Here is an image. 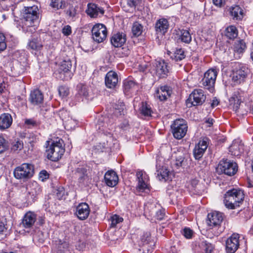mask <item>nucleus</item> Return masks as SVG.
<instances>
[{
    "mask_svg": "<svg viewBox=\"0 0 253 253\" xmlns=\"http://www.w3.org/2000/svg\"><path fill=\"white\" fill-rule=\"evenodd\" d=\"M38 11V7L35 5L24 7L23 17L17 21V26L25 33H34L39 23Z\"/></svg>",
    "mask_w": 253,
    "mask_h": 253,
    "instance_id": "1",
    "label": "nucleus"
},
{
    "mask_svg": "<svg viewBox=\"0 0 253 253\" xmlns=\"http://www.w3.org/2000/svg\"><path fill=\"white\" fill-rule=\"evenodd\" d=\"M48 146L46 147L45 154L47 158L52 161L57 162L61 158L65 152V148L63 146L62 140H58L56 141H52L49 144L50 142L47 141Z\"/></svg>",
    "mask_w": 253,
    "mask_h": 253,
    "instance_id": "2",
    "label": "nucleus"
},
{
    "mask_svg": "<svg viewBox=\"0 0 253 253\" xmlns=\"http://www.w3.org/2000/svg\"><path fill=\"white\" fill-rule=\"evenodd\" d=\"M244 198L243 192L241 190L233 189L225 194L224 203L227 208L234 209L240 206Z\"/></svg>",
    "mask_w": 253,
    "mask_h": 253,
    "instance_id": "3",
    "label": "nucleus"
},
{
    "mask_svg": "<svg viewBox=\"0 0 253 253\" xmlns=\"http://www.w3.org/2000/svg\"><path fill=\"white\" fill-rule=\"evenodd\" d=\"M34 174V166L30 163H23L16 167L13 170L14 177L18 180L26 181Z\"/></svg>",
    "mask_w": 253,
    "mask_h": 253,
    "instance_id": "4",
    "label": "nucleus"
},
{
    "mask_svg": "<svg viewBox=\"0 0 253 253\" xmlns=\"http://www.w3.org/2000/svg\"><path fill=\"white\" fill-rule=\"evenodd\" d=\"M72 68L71 61L69 60H64L62 61L57 70L55 73L56 77L61 80L68 81L73 76L71 71Z\"/></svg>",
    "mask_w": 253,
    "mask_h": 253,
    "instance_id": "5",
    "label": "nucleus"
},
{
    "mask_svg": "<svg viewBox=\"0 0 253 253\" xmlns=\"http://www.w3.org/2000/svg\"><path fill=\"white\" fill-rule=\"evenodd\" d=\"M172 133L174 138L180 139L186 135L188 126L186 121L182 119L175 120L171 125Z\"/></svg>",
    "mask_w": 253,
    "mask_h": 253,
    "instance_id": "6",
    "label": "nucleus"
},
{
    "mask_svg": "<svg viewBox=\"0 0 253 253\" xmlns=\"http://www.w3.org/2000/svg\"><path fill=\"white\" fill-rule=\"evenodd\" d=\"M249 73L250 70L246 65L238 64L233 70L232 80L237 84L243 83Z\"/></svg>",
    "mask_w": 253,
    "mask_h": 253,
    "instance_id": "7",
    "label": "nucleus"
},
{
    "mask_svg": "<svg viewBox=\"0 0 253 253\" xmlns=\"http://www.w3.org/2000/svg\"><path fill=\"white\" fill-rule=\"evenodd\" d=\"M26 200L28 203H34L38 198V195L41 193L42 189L39 184L33 181L28 184L26 187Z\"/></svg>",
    "mask_w": 253,
    "mask_h": 253,
    "instance_id": "8",
    "label": "nucleus"
},
{
    "mask_svg": "<svg viewBox=\"0 0 253 253\" xmlns=\"http://www.w3.org/2000/svg\"><path fill=\"white\" fill-rule=\"evenodd\" d=\"M218 171L229 176L234 175L238 170L237 164L227 159L221 160L217 169Z\"/></svg>",
    "mask_w": 253,
    "mask_h": 253,
    "instance_id": "9",
    "label": "nucleus"
},
{
    "mask_svg": "<svg viewBox=\"0 0 253 253\" xmlns=\"http://www.w3.org/2000/svg\"><path fill=\"white\" fill-rule=\"evenodd\" d=\"M91 33L93 40L98 43H100L106 39L108 32L104 25L98 23L93 26Z\"/></svg>",
    "mask_w": 253,
    "mask_h": 253,
    "instance_id": "10",
    "label": "nucleus"
},
{
    "mask_svg": "<svg viewBox=\"0 0 253 253\" xmlns=\"http://www.w3.org/2000/svg\"><path fill=\"white\" fill-rule=\"evenodd\" d=\"M206 96L202 89H195L186 101L187 105L191 103L193 106L202 105L205 101Z\"/></svg>",
    "mask_w": 253,
    "mask_h": 253,
    "instance_id": "11",
    "label": "nucleus"
},
{
    "mask_svg": "<svg viewBox=\"0 0 253 253\" xmlns=\"http://www.w3.org/2000/svg\"><path fill=\"white\" fill-rule=\"evenodd\" d=\"M217 75V72L216 70L214 69L208 70L205 73L204 77L202 80L203 86L208 89H212L214 86Z\"/></svg>",
    "mask_w": 253,
    "mask_h": 253,
    "instance_id": "12",
    "label": "nucleus"
},
{
    "mask_svg": "<svg viewBox=\"0 0 253 253\" xmlns=\"http://www.w3.org/2000/svg\"><path fill=\"white\" fill-rule=\"evenodd\" d=\"M147 210L152 220L154 219L155 221L164 219L165 216V210L161 208L159 206L157 207L154 204H151L148 209L145 210L146 213L147 212Z\"/></svg>",
    "mask_w": 253,
    "mask_h": 253,
    "instance_id": "13",
    "label": "nucleus"
},
{
    "mask_svg": "<svg viewBox=\"0 0 253 253\" xmlns=\"http://www.w3.org/2000/svg\"><path fill=\"white\" fill-rule=\"evenodd\" d=\"M239 235L234 233L226 242V251L228 253H234L239 247Z\"/></svg>",
    "mask_w": 253,
    "mask_h": 253,
    "instance_id": "14",
    "label": "nucleus"
},
{
    "mask_svg": "<svg viewBox=\"0 0 253 253\" xmlns=\"http://www.w3.org/2000/svg\"><path fill=\"white\" fill-rule=\"evenodd\" d=\"M136 176L138 181L137 190L139 192H143L146 189H148V178L146 174H144L142 171H138L136 172Z\"/></svg>",
    "mask_w": 253,
    "mask_h": 253,
    "instance_id": "15",
    "label": "nucleus"
},
{
    "mask_svg": "<svg viewBox=\"0 0 253 253\" xmlns=\"http://www.w3.org/2000/svg\"><path fill=\"white\" fill-rule=\"evenodd\" d=\"M155 70L156 75L160 78H166L169 73L168 63L164 60L157 61Z\"/></svg>",
    "mask_w": 253,
    "mask_h": 253,
    "instance_id": "16",
    "label": "nucleus"
},
{
    "mask_svg": "<svg viewBox=\"0 0 253 253\" xmlns=\"http://www.w3.org/2000/svg\"><path fill=\"white\" fill-rule=\"evenodd\" d=\"M89 213V207L86 203H80L76 207L75 214L80 220L86 219L88 217Z\"/></svg>",
    "mask_w": 253,
    "mask_h": 253,
    "instance_id": "17",
    "label": "nucleus"
},
{
    "mask_svg": "<svg viewBox=\"0 0 253 253\" xmlns=\"http://www.w3.org/2000/svg\"><path fill=\"white\" fill-rule=\"evenodd\" d=\"M207 217L208 224L212 227L219 225L223 219L222 213L216 211L209 213Z\"/></svg>",
    "mask_w": 253,
    "mask_h": 253,
    "instance_id": "18",
    "label": "nucleus"
},
{
    "mask_svg": "<svg viewBox=\"0 0 253 253\" xmlns=\"http://www.w3.org/2000/svg\"><path fill=\"white\" fill-rule=\"evenodd\" d=\"M118 83V76L117 74L113 71H110L106 75L105 83L107 87L114 88Z\"/></svg>",
    "mask_w": 253,
    "mask_h": 253,
    "instance_id": "19",
    "label": "nucleus"
},
{
    "mask_svg": "<svg viewBox=\"0 0 253 253\" xmlns=\"http://www.w3.org/2000/svg\"><path fill=\"white\" fill-rule=\"evenodd\" d=\"M171 92L172 90L169 86H162L156 90L155 97L160 101H165L170 96Z\"/></svg>",
    "mask_w": 253,
    "mask_h": 253,
    "instance_id": "20",
    "label": "nucleus"
},
{
    "mask_svg": "<svg viewBox=\"0 0 253 253\" xmlns=\"http://www.w3.org/2000/svg\"><path fill=\"white\" fill-rule=\"evenodd\" d=\"M36 218V214L34 212L29 211L24 215L21 224L25 228H30L34 224Z\"/></svg>",
    "mask_w": 253,
    "mask_h": 253,
    "instance_id": "21",
    "label": "nucleus"
},
{
    "mask_svg": "<svg viewBox=\"0 0 253 253\" xmlns=\"http://www.w3.org/2000/svg\"><path fill=\"white\" fill-rule=\"evenodd\" d=\"M104 180L107 186L113 187L118 184L119 178L115 171L110 170L105 173Z\"/></svg>",
    "mask_w": 253,
    "mask_h": 253,
    "instance_id": "22",
    "label": "nucleus"
},
{
    "mask_svg": "<svg viewBox=\"0 0 253 253\" xmlns=\"http://www.w3.org/2000/svg\"><path fill=\"white\" fill-rule=\"evenodd\" d=\"M208 147L207 142L205 140L199 141L193 150L194 156L196 160H200Z\"/></svg>",
    "mask_w": 253,
    "mask_h": 253,
    "instance_id": "23",
    "label": "nucleus"
},
{
    "mask_svg": "<svg viewBox=\"0 0 253 253\" xmlns=\"http://www.w3.org/2000/svg\"><path fill=\"white\" fill-rule=\"evenodd\" d=\"M169 27V23L167 19L161 18L158 20L155 24V30L158 34L164 35Z\"/></svg>",
    "mask_w": 253,
    "mask_h": 253,
    "instance_id": "24",
    "label": "nucleus"
},
{
    "mask_svg": "<svg viewBox=\"0 0 253 253\" xmlns=\"http://www.w3.org/2000/svg\"><path fill=\"white\" fill-rule=\"evenodd\" d=\"M13 119L9 113H3L0 115V130L8 128L12 125Z\"/></svg>",
    "mask_w": 253,
    "mask_h": 253,
    "instance_id": "25",
    "label": "nucleus"
},
{
    "mask_svg": "<svg viewBox=\"0 0 253 253\" xmlns=\"http://www.w3.org/2000/svg\"><path fill=\"white\" fill-rule=\"evenodd\" d=\"M126 35L123 33H118L114 34L111 39V42L113 46L116 47H121L126 42Z\"/></svg>",
    "mask_w": 253,
    "mask_h": 253,
    "instance_id": "26",
    "label": "nucleus"
},
{
    "mask_svg": "<svg viewBox=\"0 0 253 253\" xmlns=\"http://www.w3.org/2000/svg\"><path fill=\"white\" fill-rule=\"evenodd\" d=\"M244 144L240 141H234L229 147V152L235 156H240L244 152Z\"/></svg>",
    "mask_w": 253,
    "mask_h": 253,
    "instance_id": "27",
    "label": "nucleus"
},
{
    "mask_svg": "<svg viewBox=\"0 0 253 253\" xmlns=\"http://www.w3.org/2000/svg\"><path fill=\"white\" fill-rule=\"evenodd\" d=\"M78 93L76 94V97L78 98V101L83 100L84 98L88 99L89 88L88 87L84 84H79L77 86Z\"/></svg>",
    "mask_w": 253,
    "mask_h": 253,
    "instance_id": "28",
    "label": "nucleus"
},
{
    "mask_svg": "<svg viewBox=\"0 0 253 253\" xmlns=\"http://www.w3.org/2000/svg\"><path fill=\"white\" fill-rule=\"evenodd\" d=\"M86 12L91 17L95 18L97 17L99 13L103 14L104 11L103 9L98 7L97 4L89 3L87 4V9L86 10Z\"/></svg>",
    "mask_w": 253,
    "mask_h": 253,
    "instance_id": "29",
    "label": "nucleus"
},
{
    "mask_svg": "<svg viewBox=\"0 0 253 253\" xmlns=\"http://www.w3.org/2000/svg\"><path fill=\"white\" fill-rule=\"evenodd\" d=\"M43 96L41 91L39 89L32 91L30 94V100L34 105H38L42 103Z\"/></svg>",
    "mask_w": 253,
    "mask_h": 253,
    "instance_id": "30",
    "label": "nucleus"
},
{
    "mask_svg": "<svg viewBox=\"0 0 253 253\" xmlns=\"http://www.w3.org/2000/svg\"><path fill=\"white\" fill-rule=\"evenodd\" d=\"M230 13L234 20H241L244 16L243 10L239 5L231 6L230 8Z\"/></svg>",
    "mask_w": 253,
    "mask_h": 253,
    "instance_id": "31",
    "label": "nucleus"
},
{
    "mask_svg": "<svg viewBox=\"0 0 253 253\" xmlns=\"http://www.w3.org/2000/svg\"><path fill=\"white\" fill-rule=\"evenodd\" d=\"M177 35H179L180 39L182 42L189 43L191 42L192 38L188 30L184 29H179L176 31Z\"/></svg>",
    "mask_w": 253,
    "mask_h": 253,
    "instance_id": "32",
    "label": "nucleus"
},
{
    "mask_svg": "<svg viewBox=\"0 0 253 253\" xmlns=\"http://www.w3.org/2000/svg\"><path fill=\"white\" fill-rule=\"evenodd\" d=\"M199 248L202 253H212L214 248L213 245L206 241H202L199 245Z\"/></svg>",
    "mask_w": 253,
    "mask_h": 253,
    "instance_id": "33",
    "label": "nucleus"
},
{
    "mask_svg": "<svg viewBox=\"0 0 253 253\" xmlns=\"http://www.w3.org/2000/svg\"><path fill=\"white\" fill-rule=\"evenodd\" d=\"M238 30L234 26L231 25L227 27L225 30V36L229 39H234L238 36Z\"/></svg>",
    "mask_w": 253,
    "mask_h": 253,
    "instance_id": "34",
    "label": "nucleus"
},
{
    "mask_svg": "<svg viewBox=\"0 0 253 253\" xmlns=\"http://www.w3.org/2000/svg\"><path fill=\"white\" fill-rule=\"evenodd\" d=\"M156 174L160 180L165 181L169 179V171L166 168H162L157 170Z\"/></svg>",
    "mask_w": 253,
    "mask_h": 253,
    "instance_id": "35",
    "label": "nucleus"
},
{
    "mask_svg": "<svg viewBox=\"0 0 253 253\" xmlns=\"http://www.w3.org/2000/svg\"><path fill=\"white\" fill-rule=\"evenodd\" d=\"M125 104L123 102H118L113 105V113L115 116L124 115Z\"/></svg>",
    "mask_w": 253,
    "mask_h": 253,
    "instance_id": "36",
    "label": "nucleus"
},
{
    "mask_svg": "<svg viewBox=\"0 0 253 253\" xmlns=\"http://www.w3.org/2000/svg\"><path fill=\"white\" fill-rule=\"evenodd\" d=\"M42 45L37 39H33L28 44V48L35 51H38L41 50Z\"/></svg>",
    "mask_w": 253,
    "mask_h": 253,
    "instance_id": "37",
    "label": "nucleus"
},
{
    "mask_svg": "<svg viewBox=\"0 0 253 253\" xmlns=\"http://www.w3.org/2000/svg\"><path fill=\"white\" fill-rule=\"evenodd\" d=\"M246 48V45L243 40H240L235 42L234 46V51L236 53L241 54H242Z\"/></svg>",
    "mask_w": 253,
    "mask_h": 253,
    "instance_id": "38",
    "label": "nucleus"
},
{
    "mask_svg": "<svg viewBox=\"0 0 253 253\" xmlns=\"http://www.w3.org/2000/svg\"><path fill=\"white\" fill-rule=\"evenodd\" d=\"M191 185L194 190V192L198 195L202 194L204 190L202 189V185L199 183L197 179H194L191 181Z\"/></svg>",
    "mask_w": 253,
    "mask_h": 253,
    "instance_id": "39",
    "label": "nucleus"
},
{
    "mask_svg": "<svg viewBox=\"0 0 253 253\" xmlns=\"http://www.w3.org/2000/svg\"><path fill=\"white\" fill-rule=\"evenodd\" d=\"M143 30V26L141 24L137 22H135L133 23L131 31L133 35L135 37H138L140 36Z\"/></svg>",
    "mask_w": 253,
    "mask_h": 253,
    "instance_id": "40",
    "label": "nucleus"
},
{
    "mask_svg": "<svg viewBox=\"0 0 253 253\" xmlns=\"http://www.w3.org/2000/svg\"><path fill=\"white\" fill-rule=\"evenodd\" d=\"M135 83L131 80H125L124 82V90L125 93H129L135 86Z\"/></svg>",
    "mask_w": 253,
    "mask_h": 253,
    "instance_id": "41",
    "label": "nucleus"
},
{
    "mask_svg": "<svg viewBox=\"0 0 253 253\" xmlns=\"http://www.w3.org/2000/svg\"><path fill=\"white\" fill-rule=\"evenodd\" d=\"M185 57L184 51L181 48L177 49L171 56L172 59L175 61H181L185 58Z\"/></svg>",
    "mask_w": 253,
    "mask_h": 253,
    "instance_id": "42",
    "label": "nucleus"
},
{
    "mask_svg": "<svg viewBox=\"0 0 253 253\" xmlns=\"http://www.w3.org/2000/svg\"><path fill=\"white\" fill-rule=\"evenodd\" d=\"M141 113L145 116L149 117L151 115L152 110L150 105L146 102H143L140 108Z\"/></svg>",
    "mask_w": 253,
    "mask_h": 253,
    "instance_id": "43",
    "label": "nucleus"
},
{
    "mask_svg": "<svg viewBox=\"0 0 253 253\" xmlns=\"http://www.w3.org/2000/svg\"><path fill=\"white\" fill-rule=\"evenodd\" d=\"M9 147L8 142L2 134H0V154L6 151Z\"/></svg>",
    "mask_w": 253,
    "mask_h": 253,
    "instance_id": "44",
    "label": "nucleus"
},
{
    "mask_svg": "<svg viewBox=\"0 0 253 253\" xmlns=\"http://www.w3.org/2000/svg\"><path fill=\"white\" fill-rule=\"evenodd\" d=\"M65 2L64 0H52L51 6L57 9L62 8L65 7Z\"/></svg>",
    "mask_w": 253,
    "mask_h": 253,
    "instance_id": "45",
    "label": "nucleus"
},
{
    "mask_svg": "<svg viewBox=\"0 0 253 253\" xmlns=\"http://www.w3.org/2000/svg\"><path fill=\"white\" fill-rule=\"evenodd\" d=\"M111 227H115L116 225L123 221V218L120 217L119 215L115 214L111 218Z\"/></svg>",
    "mask_w": 253,
    "mask_h": 253,
    "instance_id": "46",
    "label": "nucleus"
},
{
    "mask_svg": "<svg viewBox=\"0 0 253 253\" xmlns=\"http://www.w3.org/2000/svg\"><path fill=\"white\" fill-rule=\"evenodd\" d=\"M59 95L62 97H65L69 94V88L66 86H60L58 88Z\"/></svg>",
    "mask_w": 253,
    "mask_h": 253,
    "instance_id": "47",
    "label": "nucleus"
},
{
    "mask_svg": "<svg viewBox=\"0 0 253 253\" xmlns=\"http://www.w3.org/2000/svg\"><path fill=\"white\" fill-rule=\"evenodd\" d=\"M6 46L5 37L3 34L0 33V52L4 51Z\"/></svg>",
    "mask_w": 253,
    "mask_h": 253,
    "instance_id": "48",
    "label": "nucleus"
},
{
    "mask_svg": "<svg viewBox=\"0 0 253 253\" xmlns=\"http://www.w3.org/2000/svg\"><path fill=\"white\" fill-rule=\"evenodd\" d=\"M65 189L63 187L60 186L58 187L55 192L56 198L59 200L62 199L65 195Z\"/></svg>",
    "mask_w": 253,
    "mask_h": 253,
    "instance_id": "49",
    "label": "nucleus"
},
{
    "mask_svg": "<svg viewBox=\"0 0 253 253\" xmlns=\"http://www.w3.org/2000/svg\"><path fill=\"white\" fill-rule=\"evenodd\" d=\"M23 148V143L21 141H17L14 143L11 147V150L15 152H18Z\"/></svg>",
    "mask_w": 253,
    "mask_h": 253,
    "instance_id": "50",
    "label": "nucleus"
},
{
    "mask_svg": "<svg viewBox=\"0 0 253 253\" xmlns=\"http://www.w3.org/2000/svg\"><path fill=\"white\" fill-rule=\"evenodd\" d=\"M59 115L61 119L63 121H65L66 123L70 121L69 120L67 119L69 118V113L66 110H60L59 111ZM70 121H71V120H70Z\"/></svg>",
    "mask_w": 253,
    "mask_h": 253,
    "instance_id": "51",
    "label": "nucleus"
},
{
    "mask_svg": "<svg viewBox=\"0 0 253 253\" xmlns=\"http://www.w3.org/2000/svg\"><path fill=\"white\" fill-rule=\"evenodd\" d=\"M182 235L187 239H191L193 236V231L189 228L185 227L182 232Z\"/></svg>",
    "mask_w": 253,
    "mask_h": 253,
    "instance_id": "52",
    "label": "nucleus"
},
{
    "mask_svg": "<svg viewBox=\"0 0 253 253\" xmlns=\"http://www.w3.org/2000/svg\"><path fill=\"white\" fill-rule=\"evenodd\" d=\"M56 253H69L67 244L64 243L59 246Z\"/></svg>",
    "mask_w": 253,
    "mask_h": 253,
    "instance_id": "53",
    "label": "nucleus"
},
{
    "mask_svg": "<svg viewBox=\"0 0 253 253\" xmlns=\"http://www.w3.org/2000/svg\"><path fill=\"white\" fill-rule=\"evenodd\" d=\"M62 32L63 34L65 36H68L70 35L72 33V29L71 26L69 25L65 26L62 30Z\"/></svg>",
    "mask_w": 253,
    "mask_h": 253,
    "instance_id": "54",
    "label": "nucleus"
},
{
    "mask_svg": "<svg viewBox=\"0 0 253 253\" xmlns=\"http://www.w3.org/2000/svg\"><path fill=\"white\" fill-rule=\"evenodd\" d=\"M49 178V174L45 170H42L39 173V179L42 181Z\"/></svg>",
    "mask_w": 253,
    "mask_h": 253,
    "instance_id": "55",
    "label": "nucleus"
},
{
    "mask_svg": "<svg viewBox=\"0 0 253 253\" xmlns=\"http://www.w3.org/2000/svg\"><path fill=\"white\" fill-rule=\"evenodd\" d=\"M25 125H27L29 127L36 126L38 125L37 122L32 119H26L25 121Z\"/></svg>",
    "mask_w": 253,
    "mask_h": 253,
    "instance_id": "56",
    "label": "nucleus"
},
{
    "mask_svg": "<svg viewBox=\"0 0 253 253\" xmlns=\"http://www.w3.org/2000/svg\"><path fill=\"white\" fill-rule=\"evenodd\" d=\"M150 239V233L149 232H146L144 233L143 236L141 237V240L144 244H148Z\"/></svg>",
    "mask_w": 253,
    "mask_h": 253,
    "instance_id": "57",
    "label": "nucleus"
},
{
    "mask_svg": "<svg viewBox=\"0 0 253 253\" xmlns=\"http://www.w3.org/2000/svg\"><path fill=\"white\" fill-rule=\"evenodd\" d=\"M138 2V0H126L127 5L131 8H135Z\"/></svg>",
    "mask_w": 253,
    "mask_h": 253,
    "instance_id": "58",
    "label": "nucleus"
},
{
    "mask_svg": "<svg viewBox=\"0 0 253 253\" xmlns=\"http://www.w3.org/2000/svg\"><path fill=\"white\" fill-rule=\"evenodd\" d=\"M213 4L219 7H221L225 4V0H212Z\"/></svg>",
    "mask_w": 253,
    "mask_h": 253,
    "instance_id": "59",
    "label": "nucleus"
},
{
    "mask_svg": "<svg viewBox=\"0 0 253 253\" xmlns=\"http://www.w3.org/2000/svg\"><path fill=\"white\" fill-rule=\"evenodd\" d=\"M85 247V245L84 242H79L76 245V248L79 251H83Z\"/></svg>",
    "mask_w": 253,
    "mask_h": 253,
    "instance_id": "60",
    "label": "nucleus"
},
{
    "mask_svg": "<svg viewBox=\"0 0 253 253\" xmlns=\"http://www.w3.org/2000/svg\"><path fill=\"white\" fill-rule=\"evenodd\" d=\"M121 128L124 130H127L129 128V124L127 122H124L121 125Z\"/></svg>",
    "mask_w": 253,
    "mask_h": 253,
    "instance_id": "61",
    "label": "nucleus"
},
{
    "mask_svg": "<svg viewBox=\"0 0 253 253\" xmlns=\"http://www.w3.org/2000/svg\"><path fill=\"white\" fill-rule=\"evenodd\" d=\"M6 229L4 224L2 222H0V235L3 234V232L6 231Z\"/></svg>",
    "mask_w": 253,
    "mask_h": 253,
    "instance_id": "62",
    "label": "nucleus"
},
{
    "mask_svg": "<svg viewBox=\"0 0 253 253\" xmlns=\"http://www.w3.org/2000/svg\"><path fill=\"white\" fill-rule=\"evenodd\" d=\"M219 103V101L217 100V99H215L212 100V102L211 104V106L212 108H214V107L218 105Z\"/></svg>",
    "mask_w": 253,
    "mask_h": 253,
    "instance_id": "63",
    "label": "nucleus"
},
{
    "mask_svg": "<svg viewBox=\"0 0 253 253\" xmlns=\"http://www.w3.org/2000/svg\"><path fill=\"white\" fill-rule=\"evenodd\" d=\"M213 122H214L213 119H212L211 118H208L206 121V123L209 124V126H211V125H212Z\"/></svg>",
    "mask_w": 253,
    "mask_h": 253,
    "instance_id": "64",
    "label": "nucleus"
}]
</instances>
